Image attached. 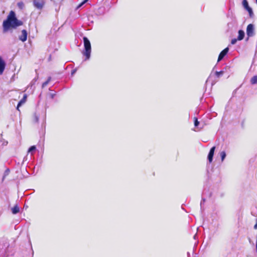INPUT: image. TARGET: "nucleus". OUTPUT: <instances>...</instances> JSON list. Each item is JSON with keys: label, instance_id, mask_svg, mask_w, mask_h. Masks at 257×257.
<instances>
[{"label": "nucleus", "instance_id": "412c9836", "mask_svg": "<svg viewBox=\"0 0 257 257\" xmlns=\"http://www.w3.org/2000/svg\"><path fill=\"white\" fill-rule=\"evenodd\" d=\"M246 10L248 12L249 15L251 16V15L253 14L251 8L249 7V8L246 9Z\"/></svg>", "mask_w": 257, "mask_h": 257}, {"label": "nucleus", "instance_id": "4be33fe9", "mask_svg": "<svg viewBox=\"0 0 257 257\" xmlns=\"http://www.w3.org/2000/svg\"><path fill=\"white\" fill-rule=\"evenodd\" d=\"M215 149V147H213L212 148H211L209 153L214 154Z\"/></svg>", "mask_w": 257, "mask_h": 257}, {"label": "nucleus", "instance_id": "2eb2a0df", "mask_svg": "<svg viewBox=\"0 0 257 257\" xmlns=\"http://www.w3.org/2000/svg\"><path fill=\"white\" fill-rule=\"evenodd\" d=\"M220 157L221 158V161H223L226 157V153L224 151H222L220 153Z\"/></svg>", "mask_w": 257, "mask_h": 257}, {"label": "nucleus", "instance_id": "cd10ccee", "mask_svg": "<svg viewBox=\"0 0 257 257\" xmlns=\"http://www.w3.org/2000/svg\"><path fill=\"white\" fill-rule=\"evenodd\" d=\"M254 228L255 229H257V222H256V223L254 225Z\"/></svg>", "mask_w": 257, "mask_h": 257}, {"label": "nucleus", "instance_id": "393cba45", "mask_svg": "<svg viewBox=\"0 0 257 257\" xmlns=\"http://www.w3.org/2000/svg\"><path fill=\"white\" fill-rule=\"evenodd\" d=\"M205 199L202 198V200L201 201V202H200V206H201V208H202V204L205 202Z\"/></svg>", "mask_w": 257, "mask_h": 257}, {"label": "nucleus", "instance_id": "6e6552de", "mask_svg": "<svg viewBox=\"0 0 257 257\" xmlns=\"http://www.w3.org/2000/svg\"><path fill=\"white\" fill-rule=\"evenodd\" d=\"M27 98V94H25L24 95L23 98L19 102L18 105H17V109L18 110H19V107L21 106L23 104L25 103V102L26 101Z\"/></svg>", "mask_w": 257, "mask_h": 257}, {"label": "nucleus", "instance_id": "bb28decb", "mask_svg": "<svg viewBox=\"0 0 257 257\" xmlns=\"http://www.w3.org/2000/svg\"><path fill=\"white\" fill-rule=\"evenodd\" d=\"M50 95H51V97L52 98H54V96L55 95V94H53V93H51V94H50Z\"/></svg>", "mask_w": 257, "mask_h": 257}, {"label": "nucleus", "instance_id": "dca6fc26", "mask_svg": "<svg viewBox=\"0 0 257 257\" xmlns=\"http://www.w3.org/2000/svg\"><path fill=\"white\" fill-rule=\"evenodd\" d=\"M214 154L209 153L208 155V159L209 163H211L213 160V157Z\"/></svg>", "mask_w": 257, "mask_h": 257}, {"label": "nucleus", "instance_id": "9d476101", "mask_svg": "<svg viewBox=\"0 0 257 257\" xmlns=\"http://www.w3.org/2000/svg\"><path fill=\"white\" fill-rule=\"evenodd\" d=\"M12 211L13 214H16L20 211V208L16 205L12 209Z\"/></svg>", "mask_w": 257, "mask_h": 257}, {"label": "nucleus", "instance_id": "39448f33", "mask_svg": "<svg viewBox=\"0 0 257 257\" xmlns=\"http://www.w3.org/2000/svg\"><path fill=\"white\" fill-rule=\"evenodd\" d=\"M229 51V48L228 47L225 48L223 50H222L219 55L218 58V62L221 61L224 57L227 54Z\"/></svg>", "mask_w": 257, "mask_h": 257}, {"label": "nucleus", "instance_id": "423d86ee", "mask_svg": "<svg viewBox=\"0 0 257 257\" xmlns=\"http://www.w3.org/2000/svg\"><path fill=\"white\" fill-rule=\"evenodd\" d=\"M27 32L26 30H23L22 31V34L20 36H19V40L22 41V42H25L27 40Z\"/></svg>", "mask_w": 257, "mask_h": 257}, {"label": "nucleus", "instance_id": "20e7f679", "mask_svg": "<svg viewBox=\"0 0 257 257\" xmlns=\"http://www.w3.org/2000/svg\"><path fill=\"white\" fill-rule=\"evenodd\" d=\"M246 34L247 36L246 40L248 39V38L253 37L254 35V28L253 24H250L247 26Z\"/></svg>", "mask_w": 257, "mask_h": 257}, {"label": "nucleus", "instance_id": "6ab92c4d", "mask_svg": "<svg viewBox=\"0 0 257 257\" xmlns=\"http://www.w3.org/2000/svg\"><path fill=\"white\" fill-rule=\"evenodd\" d=\"M36 149V148L35 146H31L29 149V150H28V152H32L34 151H35Z\"/></svg>", "mask_w": 257, "mask_h": 257}, {"label": "nucleus", "instance_id": "0eeeda50", "mask_svg": "<svg viewBox=\"0 0 257 257\" xmlns=\"http://www.w3.org/2000/svg\"><path fill=\"white\" fill-rule=\"evenodd\" d=\"M6 67V63L5 61L0 56V75H2L5 70Z\"/></svg>", "mask_w": 257, "mask_h": 257}, {"label": "nucleus", "instance_id": "f03ea898", "mask_svg": "<svg viewBox=\"0 0 257 257\" xmlns=\"http://www.w3.org/2000/svg\"><path fill=\"white\" fill-rule=\"evenodd\" d=\"M84 50L82 52L83 55L85 56V60H88L90 57L91 52V44L89 40L86 37H83Z\"/></svg>", "mask_w": 257, "mask_h": 257}, {"label": "nucleus", "instance_id": "5701e85b", "mask_svg": "<svg viewBox=\"0 0 257 257\" xmlns=\"http://www.w3.org/2000/svg\"><path fill=\"white\" fill-rule=\"evenodd\" d=\"M237 40H238L237 39H235V38L232 39L231 41V44H232V45L235 44L236 43Z\"/></svg>", "mask_w": 257, "mask_h": 257}, {"label": "nucleus", "instance_id": "1a4fd4ad", "mask_svg": "<svg viewBox=\"0 0 257 257\" xmlns=\"http://www.w3.org/2000/svg\"><path fill=\"white\" fill-rule=\"evenodd\" d=\"M244 37V32L243 30H240L238 31V36L237 40L238 41L242 40Z\"/></svg>", "mask_w": 257, "mask_h": 257}, {"label": "nucleus", "instance_id": "4468645a", "mask_svg": "<svg viewBox=\"0 0 257 257\" xmlns=\"http://www.w3.org/2000/svg\"><path fill=\"white\" fill-rule=\"evenodd\" d=\"M242 5L245 9L249 7L248 6V2L246 0H243Z\"/></svg>", "mask_w": 257, "mask_h": 257}, {"label": "nucleus", "instance_id": "f3484780", "mask_svg": "<svg viewBox=\"0 0 257 257\" xmlns=\"http://www.w3.org/2000/svg\"><path fill=\"white\" fill-rule=\"evenodd\" d=\"M88 0H84L83 2H82L77 7V9L80 8L84 4H85L86 2H88Z\"/></svg>", "mask_w": 257, "mask_h": 257}, {"label": "nucleus", "instance_id": "ddd939ff", "mask_svg": "<svg viewBox=\"0 0 257 257\" xmlns=\"http://www.w3.org/2000/svg\"><path fill=\"white\" fill-rule=\"evenodd\" d=\"M10 172V170L9 169H7L5 170L4 174V176H3V180H4V179L5 178V177L9 174Z\"/></svg>", "mask_w": 257, "mask_h": 257}, {"label": "nucleus", "instance_id": "9b49d317", "mask_svg": "<svg viewBox=\"0 0 257 257\" xmlns=\"http://www.w3.org/2000/svg\"><path fill=\"white\" fill-rule=\"evenodd\" d=\"M250 83L251 84H257V75L254 76L251 78Z\"/></svg>", "mask_w": 257, "mask_h": 257}, {"label": "nucleus", "instance_id": "f257e3e1", "mask_svg": "<svg viewBox=\"0 0 257 257\" xmlns=\"http://www.w3.org/2000/svg\"><path fill=\"white\" fill-rule=\"evenodd\" d=\"M23 25V22L17 19L15 13L12 11L8 16L7 19L3 23V32H8L11 29H16Z\"/></svg>", "mask_w": 257, "mask_h": 257}, {"label": "nucleus", "instance_id": "aec40b11", "mask_svg": "<svg viewBox=\"0 0 257 257\" xmlns=\"http://www.w3.org/2000/svg\"><path fill=\"white\" fill-rule=\"evenodd\" d=\"M223 74V71H216L215 72V75H216V76H217L218 77L220 76V75H222Z\"/></svg>", "mask_w": 257, "mask_h": 257}, {"label": "nucleus", "instance_id": "a878e982", "mask_svg": "<svg viewBox=\"0 0 257 257\" xmlns=\"http://www.w3.org/2000/svg\"><path fill=\"white\" fill-rule=\"evenodd\" d=\"M76 72V69H73V70H72L71 71V75H74Z\"/></svg>", "mask_w": 257, "mask_h": 257}, {"label": "nucleus", "instance_id": "b1692460", "mask_svg": "<svg viewBox=\"0 0 257 257\" xmlns=\"http://www.w3.org/2000/svg\"><path fill=\"white\" fill-rule=\"evenodd\" d=\"M34 118H35V122H38L39 117L36 114H34Z\"/></svg>", "mask_w": 257, "mask_h": 257}, {"label": "nucleus", "instance_id": "f8f14e48", "mask_svg": "<svg viewBox=\"0 0 257 257\" xmlns=\"http://www.w3.org/2000/svg\"><path fill=\"white\" fill-rule=\"evenodd\" d=\"M51 77H49L47 80L45 82H44L43 84H42V88H44L47 85V84L49 83V82L51 81Z\"/></svg>", "mask_w": 257, "mask_h": 257}, {"label": "nucleus", "instance_id": "7ed1b4c3", "mask_svg": "<svg viewBox=\"0 0 257 257\" xmlns=\"http://www.w3.org/2000/svg\"><path fill=\"white\" fill-rule=\"evenodd\" d=\"M33 6L38 10H42L46 3V0H33Z\"/></svg>", "mask_w": 257, "mask_h": 257}, {"label": "nucleus", "instance_id": "a211bd4d", "mask_svg": "<svg viewBox=\"0 0 257 257\" xmlns=\"http://www.w3.org/2000/svg\"><path fill=\"white\" fill-rule=\"evenodd\" d=\"M199 124V121H198L196 117H194V125L195 127H197Z\"/></svg>", "mask_w": 257, "mask_h": 257}]
</instances>
